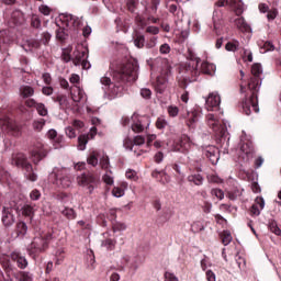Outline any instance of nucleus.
<instances>
[{
	"label": "nucleus",
	"instance_id": "obj_58",
	"mask_svg": "<svg viewBox=\"0 0 281 281\" xmlns=\"http://www.w3.org/2000/svg\"><path fill=\"white\" fill-rule=\"evenodd\" d=\"M170 52H172V48L170 47V44L165 43V44L160 45L159 54L168 55V54H170Z\"/></svg>",
	"mask_w": 281,
	"mask_h": 281
},
{
	"label": "nucleus",
	"instance_id": "obj_20",
	"mask_svg": "<svg viewBox=\"0 0 281 281\" xmlns=\"http://www.w3.org/2000/svg\"><path fill=\"white\" fill-rule=\"evenodd\" d=\"M95 135H98V128H95V126L90 128V132L88 135H80L78 137V150H86L87 149V144H89V139H93V137H95Z\"/></svg>",
	"mask_w": 281,
	"mask_h": 281
},
{
	"label": "nucleus",
	"instance_id": "obj_60",
	"mask_svg": "<svg viewBox=\"0 0 281 281\" xmlns=\"http://www.w3.org/2000/svg\"><path fill=\"white\" fill-rule=\"evenodd\" d=\"M209 183H223V179L217 175H210L207 176Z\"/></svg>",
	"mask_w": 281,
	"mask_h": 281
},
{
	"label": "nucleus",
	"instance_id": "obj_25",
	"mask_svg": "<svg viewBox=\"0 0 281 281\" xmlns=\"http://www.w3.org/2000/svg\"><path fill=\"white\" fill-rule=\"evenodd\" d=\"M231 23H234V25H236L237 30H240V32H251V26L248 25L245 18L238 14H236V18L231 19Z\"/></svg>",
	"mask_w": 281,
	"mask_h": 281
},
{
	"label": "nucleus",
	"instance_id": "obj_8",
	"mask_svg": "<svg viewBox=\"0 0 281 281\" xmlns=\"http://www.w3.org/2000/svg\"><path fill=\"white\" fill-rule=\"evenodd\" d=\"M122 122L123 126H131L134 133H143L145 128L150 126V117L146 115L133 114L131 117H123Z\"/></svg>",
	"mask_w": 281,
	"mask_h": 281
},
{
	"label": "nucleus",
	"instance_id": "obj_56",
	"mask_svg": "<svg viewBox=\"0 0 281 281\" xmlns=\"http://www.w3.org/2000/svg\"><path fill=\"white\" fill-rule=\"evenodd\" d=\"M87 162L89 164V166H93V168H95V166H98V154L92 153L88 157Z\"/></svg>",
	"mask_w": 281,
	"mask_h": 281
},
{
	"label": "nucleus",
	"instance_id": "obj_9",
	"mask_svg": "<svg viewBox=\"0 0 281 281\" xmlns=\"http://www.w3.org/2000/svg\"><path fill=\"white\" fill-rule=\"evenodd\" d=\"M98 183H100V180L91 172L77 176V186L85 188L90 194L98 188Z\"/></svg>",
	"mask_w": 281,
	"mask_h": 281
},
{
	"label": "nucleus",
	"instance_id": "obj_62",
	"mask_svg": "<svg viewBox=\"0 0 281 281\" xmlns=\"http://www.w3.org/2000/svg\"><path fill=\"white\" fill-rule=\"evenodd\" d=\"M112 194L116 199H121V196H124V189H122L120 187H114L112 190Z\"/></svg>",
	"mask_w": 281,
	"mask_h": 281
},
{
	"label": "nucleus",
	"instance_id": "obj_43",
	"mask_svg": "<svg viewBox=\"0 0 281 281\" xmlns=\"http://www.w3.org/2000/svg\"><path fill=\"white\" fill-rule=\"evenodd\" d=\"M102 180L106 186H113V183H115V180L113 178V171L106 170L102 177Z\"/></svg>",
	"mask_w": 281,
	"mask_h": 281
},
{
	"label": "nucleus",
	"instance_id": "obj_41",
	"mask_svg": "<svg viewBox=\"0 0 281 281\" xmlns=\"http://www.w3.org/2000/svg\"><path fill=\"white\" fill-rule=\"evenodd\" d=\"M126 8L128 12L135 14V12H137V8H139V0H126Z\"/></svg>",
	"mask_w": 281,
	"mask_h": 281
},
{
	"label": "nucleus",
	"instance_id": "obj_28",
	"mask_svg": "<svg viewBox=\"0 0 281 281\" xmlns=\"http://www.w3.org/2000/svg\"><path fill=\"white\" fill-rule=\"evenodd\" d=\"M24 18H23V12L20 10H15L11 14V19L9 21L10 27H16V25H21L23 23Z\"/></svg>",
	"mask_w": 281,
	"mask_h": 281
},
{
	"label": "nucleus",
	"instance_id": "obj_4",
	"mask_svg": "<svg viewBox=\"0 0 281 281\" xmlns=\"http://www.w3.org/2000/svg\"><path fill=\"white\" fill-rule=\"evenodd\" d=\"M57 26L56 38H58V41H66L67 36H69V30L78 32V30L82 27V19L75 16L71 13H64L59 15Z\"/></svg>",
	"mask_w": 281,
	"mask_h": 281
},
{
	"label": "nucleus",
	"instance_id": "obj_54",
	"mask_svg": "<svg viewBox=\"0 0 281 281\" xmlns=\"http://www.w3.org/2000/svg\"><path fill=\"white\" fill-rule=\"evenodd\" d=\"M100 166L102 168V170H111L109 168H111V162L109 161V156H104L101 160H100Z\"/></svg>",
	"mask_w": 281,
	"mask_h": 281
},
{
	"label": "nucleus",
	"instance_id": "obj_53",
	"mask_svg": "<svg viewBox=\"0 0 281 281\" xmlns=\"http://www.w3.org/2000/svg\"><path fill=\"white\" fill-rule=\"evenodd\" d=\"M211 194L212 196H216V199H218L220 201H223V199H225V192H223V190L221 189H212Z\"/></svg>",
	"mask_w": 281,
	"mask_h": 281
},
{
	"label": "nucleus",
	"instance_id": "obj_44",
	"mask_svg": "<svg viewBox=\"0 0 281 281\" xmlns=\"http://www.w3.org/2000/svg\"><path fill=\"white\" fill-rule=\"evenodd\" d=\"M134 45L138 49L144 48V45H146V37L142 34L136 35L134 38Z\"/></svg>",
	"mask_w": 281,
	"mask_h": 281
},
{
	"label": "nucleus",
	"instance_id": "obj_13",
	"mask_svg": "<svg viewBox=\"0 0 281 281\" xmlns=\"http://www.w3.org/2000/svg\"><path fill=\"white\" fill-rule=\"evenodd\" d=\"M14 210L15 212H19L21 210V206L15 201L10 203V206H4L2 210V223L4 227H10L11 225H14Z\"/></svg>",
	"mask_w": 281,
	"mask_h": 281
},
{
	"label": "nucleus",
	"instance_id": "obj_55",
	"mask_svg": "<svg viewBox=\"0 0 281 281\" xmlns=\"http://www.w3.org/2000/svg\"><path fill=\"white\" fill-rule=\"evenodd\" d=\"M157 41L158 37L157 36H151L149 37V40L147 41V43L145 44V47L147 49H153V47H157Z\"/></svg>",
	"mask_w": 281,
	"mask_h": 281
},
{
	"label": "nucleus",
	"instance_id": "obj_12",
	"mask_svg": "<svg viewBox=\"0 0 281 281\" xmlns=\"http://www.w3.org/2000/svg\"><path fill=\"white\" fill-rule=\"evenodd\" d=\"M89 50L82 45H78L72 53V64L75 67H82V69H89L91 63L87 60L89 58Z\"/></svg>",
	"mask_w": 281,
	"mask_h": 281
},
{
	"label": "nucleus",
	"instance_id": "obj_18",
	"mask_svg": "<svg viewBox=\"0 0 281 281\" xmlns=\"http://www.w3.org/2000/svg\"><path fill=\"white\" fill-rule=\"evenodd\" d=\"M192 148V140L188 135H182L180 140L172 145V153H187V150Z\"/></svg>",
	"mask_w": 281,
	"mask_h": 281
},
{
	"label": "nucleus",
	"instance_id": "obj_34",
	"mask_svg": "<svg viewBox=\"0 0 281 281\" xmlns=\"http://www.w3.org/2000/svg\"><path fill=\"white\" fill-rule=\"evenodd\" d=\"M71 99L74 102H87V94L80 87H76V90L71 93Z\"/></svg>",
	"mask_w": 281,
	"mask_h": 281
},
{
	"label": "nucleus",
	"instance_id": "obj_1",
	"mask_svg": "<svg viewBox=\"0 0 281 281\" xmlns=\"http://www.w3.org/2000/svg\"><path fill=\"white\" fill-rule=\"evenodd\" d=\"M138 74L139 65L137 61H128L114 71V82H112L109 77H102L100 82L103 90L108 92L110 100H113L114 98H122V95H124V86L122 82H135L138 78Z\"/></svg>",
	"mask_w": 281,
	"mask_h": 281
},
{
	"label": "nucleus",
	"instance_id": "obj_7",
	"mask_svg": "<svg viewBox=\"0 0 281 281\" xmlns=\"http://www.w3.org/2000/svg\"><path fill=\"white\" fill-rule=\"evenodd\" d=\"M11 166H15L16 168H22L24 170V177L29 181H37L38 175L34 172V168L32 164L27 161V157L23 153L12 154L11 156Z\"/></svg>",
	"mask_w": 281,
	"mask_h": 281
},
{
	"label": "nucleus",
	"instance_id": "obj_2",
	"mask_svg": "<svg viewBox=\"0 0 281 281\" xmlns=\"http://www.w3.org/2000/svg\"><path fill=\"white\" fill-rule=\"evenodd\" d=\"M252 78L247 86L240 87L241 93H246L245 100L241 103V109L245 115H249L252 111L259 113L258 108V91H260V85H262V65L254 64L251 67Z\"/></svg>",
	"mask_w": 281,
	"mask_h": 281
},
{
	"label": "nucleus",
	"instance_id": "obj_63",
	"mask_svg": "<svg viewBox=\"0 0 281 281\" xmlns=\"http://www.w3.org/2000/svg\"><path fill=\"white\" fill-rule=\"evenodd\" d=\"M56 199H57V201H60L61 203H69L71 198L67 193H59V194H57Z\"/></svg>",
	"mask_w": 281,
	"mask_h": 281
},
{
	"label": "nucleus",
	"instance_id": "obj_35",
	"mask_svg": "<svg viewBox=\"0 0 281 281\" xmlns=\"http://www.w3.org/2000/svg\"><path fill=\"white\" fill-rule=\"evenodd\" d=\"M187 180L189 183H192L193 186H203L205 178H203L201 173L193 172L187 177Z\"/></svg>",
	"mask_w": 281,
	"mask_h": 281
},
{
	"label": "nucleus",
	"instance_id": "obj_17",
	"mask_svg": "<svg viewBox=\"0 0 281 281\" xmlns=\"http://www.w3.org/2000/svg\"><path fill=\"white\" fill-rule=\"evenodd\" d=\"M45 157H47V149H45L43 143L37 142L31 150V159L35 164H38L42 159H45Z\"/></svg>",
	"mask_w": 281,
	"mask_h": 281
},
{
	"label": "nucleus",
	"instance_id": "obj_15",
	"mask_svg": "<svg viewBox=\"0 0 281 281\" xmlns=\"http://www.w3.org/2000/svg\"><path fill=\"white\" fill-rule=\"evenodd\" d=\"M225 5H229L237 16H240V14L245 12V3L243 0H218L215 2V8H225Z\"/></svg>",
	"mask_w": 281,
	"mask_h": 281
},
{
	"label": "nucleus",
	"instance_id": "obj_5",
	"mask_svg": "<svg viewBox=\"0 0 281 281\" xmlns=\"http://www.w3.org/2000/svg\"><path fill=\"white\" fill-rule=\"evenodd\" d=\"M160 3L159 0H151L150 4L145 7L142 13H135L134 21L136 25L144 30L146 27V21L154 24L159 23V18H155L154 14H157Z\"/></svg>",
	"mask_w": 281,
	"mask_h": 281
},
{
	"label": "nucleus",
	"instance_id": "obj_31",
	"mask_svg": "<svg viewBox=\"0 0 281 281\" xmlns=\"http://www.w3.org/2000/svg\"><path fill=\"white\" fill-rule=\"evenodd\" d=\"M41 47V42L38 40H26L23 44H22V48L24 49V52H36V49H38Z\"/></svg>",
	"mask_w": 281,
	"mask_h": 281
},
{
	"label": "nucleus",
	"instance_id": "obj_33",
	"mask_svg": "<svg viewBox=\"0 0 281 281\" xmlns=\"http://www.w3.org/2000/svg\"><path fill=\"white\" fill-rule=\"evenodd\" d=\"M151 177H154V179H157V181H159L164 186H166V183H170V176L166 173V170H154L151 172Z\"/></svg>",
	"mask_w": 281,
	"mask_h": 281
},
{
	"label": "nucleus",
	"instance_id": "obj_47",
	"mask_svg": "<svg viewBox=\"0 0 281 281\" xmlns=\"http://www.w3.org/2000/svg\"><path fill=\"white\" fill-rule=\"evenodd\" d=\"M19 281H33L34 277L30 272L21 271L16 274Z\"/></svg>",
	"mask_w": 281,
	"mask_h": 281
},
{
	"label": "nucleus",
	"instance_id": "obj_64",
	"mask_svg": "<svg viewBox=\"0 0 281 281\" xmlns=\"http://www.w3.org/2000/svg\"><path fill=\"white\" fill-rule=\"evenodd\" d=\"M165 281H179V278L172 272H165Z\"/></svg>",
	"mask_w": 281,
	"mask_h": 281
},
{
	"label": "nucleus",
	"instance_id": "obj_57",
	"mask_svg": "<svg viewBox=\"0 0 281 281\" xmlns=\"http://www.w3.org/2000/svg\"><path fill=\"white\" fill-rule=\"evenodd\" d=\"M65 133L69 139H76L77 137L76 128L74 126L66 127Z\"/></svg>",
	"mask_w": 281,
	"mask_h": 281
},
{
	"label": "nucleus",
	"instance_id": "obj_22",
	"mask_svg": "<svg viewBox=\"0 0 281 281\" xmlns=\"http://www.w3.org/2000/svg\"><path fill=\"white\" fill-rule=\"evenodd\" d=\"M182 117H184L187 120V124L189 126V128H194L196 126V122H199V116L201 115L199 110H187V113H182L181 114Z\"/></svg>",
	"mask_w": 281,
	"mask_h": 281
},
{
	"label": "nucleus",
	"instance_id": "obj_42",
	"mask_svg": "<svg viewBox=\"0 0 281 281\" xmlns=\"http://www.w3.org/2000/svg\"><path fill=\"white\" fill-rule=\"evenodd\" d=\"M123 146L125 150H133V146H135V139L133 136H125L123 138Z\"/></svg>",
	"mask_w": 281,
	"mask_h": 281
},
{
	"label": "nucleus",
	"instance_id": "obj_39",
	"mask_svg": "<svg viewBox=\"0 0 281 281\" xmlns=\"http://www.w3.org/2000/svg\"><path fill=\"white\" fill-rule=\"evenodd\" d=\"M15 232L18 237L23 238V236L27 234V224H25L24 222H19L16 224Z\"/></svg>",
	"mask_w": 281,
	"mask_h": 281
},
{
	"label": "nucleus",
	"instance_id": "obj_51",
	"mask_svg": "<svg viewBox=\"0 0 281 281\" xmlns=\"http://www.w3.org/2000/svg\"><path fill=\"white\" fill-rule=\"evenodd\" d=\"M57 102H59L60 109H69V101L67 100V97L65 95L57 97Z\"/></svg>",
	"mask_w": 281,
	"mask_h": 281
},
{
	"label": "nucleus",
	"instance_id": "obj_61",
	"mask_svg": "<svg viewBox=\"0 0 281 281\" xmlns=\"http://www.w3.org/2000/svg\"><path fill=\"white\" fill-rule=\"evenodd\" d=\"M156 126L161 131L168 126V121H166L164 117H158L156 121Z\"/></svg>",
	"mask_w": 281,
	"mask_h": 281
},
{
	"label": "nucleus",
	"instance_id": "obj_50",
	"mask_svg": "<svg viewBox=\"0 0 281 281\" xmlns=\"http://www.w3.org/2000/svg\"><path fill=\"white\" fill-rule=\"evenodd\" d=\"M125 177H126V179H130V181H138L139 180V176H137V171H135L133 169H127L125 172Z\"/></svg>",
	"mask_w": 281,
	"mask_h": 281
},
{
	"label": "nucleus",
	"instance_id": "obj_21",
	"mask_svg": "<svg viewBox=\"0 0 281 281\" xmlns=\"http://www.w3.org/2000/svg\"><path fill=\"white\" fill-rule=\"evenodd\" d=\"M205 102L207 111H218V106H221V94L218 92H211Z\"/></svg>",
	"mask_w": 281,
	"mask_h": 281
},
{
	"label": "nucleus",
	"instance_id": "obj_6",
	"mask_svg": "<svg viewBox=\"0 0 281 281\" xmlns=\"http://www.w3.org/2000/svg\"><path fill=\"white\" fill-rule=\"evenodd\" d=\"M53 240L54 234H52V232L36 236L33 238L31 245L27 248V251L33 258H36V256H41V254H45V251L49 249V243Z\"/></svg>",
	"mask_w": 281,
	"mask_h": 281
},
{
	"label": "nucleus",
	"instance_id": "obj_24",
	"mask_svg": "<svg viewBox=\"0 0 281 281\" xmlns=\"http://www.w3.org/2000/svg\"><path fill=\"white\" fill-rule=\"evenodd\" d=\"M259 12H261V14H267L268 21H276V18L278 16V9H269L267 3H259Z\"/></svg>",
	"mask_w": 281,
	"mask_h": 281
},
{
	"label": "nucleus",
	"instance_id": "obj_38",
	"mask_svg": "<svg viewBox=\"0 0 281 281\" xmlns=\"http://www.w3.org/2000/svg\"><path fill=\"white\" fill-rule=\"evenodd\" d=\"M20 95L21 98H32V95H34V88L31 86H22L20 88Z\"/></svg>",
	"mask_w": 281,
	"mask_h": 281
},
{
	"label": "nucleus",
	"instance_id": "obj_37",
	"mask_svg": "<svg viewBox=\"0 0 281 281\" xmlns=\"http://www.w3.org/2000/svg\"><path fill=\"white\" fill-rule=\"evenodd\" d=\"M46 122L47 121H45V119H35L32 123L33 131H35L36 133H41V131L45 128Z\"/></svg>",
	"mask_w": 281,
	"mask_h": 281
},
{
	"label": "nucleus",
	"instance_id": "obj_32",
	"mask_svg": "<svg viewBox=\"0 0 281 281\" xmlns=\"http://www.w3.org/2000/svg\"><path fill=\"white\" fill-rule=\"evenodd\" d=\"M261 210H265V199L256 198L255 203L250 209V213L252 216H260Z\"/></svg>",
	"mask_w": 281,
	"mask_h": 281
},
{
	"label": "nucleus",
	"instance_id": "obj_45",
	"mask_svg": "<svg viewBox=\"0 0 281 281\" xmlns=\"http://www.w3.org/2000/svg\"><path fill=\"white\" fill-rule=\"evenodd\" d=\"M203 229H205V226L201 221H195L191 224V232H193V234H199V232H203Z\"/></svg>",
	"mask_w": 281,
	"mask_h": 281
},
{
	"label": "nucleus",
	"instance_id": "obj_16",
	"mask_svg": "<svg viewBox=\"0 0 281 281\" xmlns=\"http://www.w3.org/2000/svg\"><path fill=\"white\" fill-rule=\"evenodd\" d=\"M254 143L246 142L243 143L239 149V159H243L244 164H249L254 159Z\"/></svg>",
	"mask_w": 281,
	"mask_h": 281
},
{
	"label": "nucleus",
	"instance_id": "obj_29",
	"mask_svg": "<svg viewBox=\"0 0 281 281\" xmlns=\"http://www.w3.org/2000/svg\"><path fill=\"white\" fill-rule=\"evenodd\" d=\"M11 259L16 262L19 269L27 268V259L21 255L19 251H13L11 254Z\"/></svg>",
	"mask_w": 281,
	"mask_h": 281
},
{
	"label": "nucleus",
	"instance_id": "obj_30",
	"mask_svg": "<svg viewBox=\"0 0 281 281\" xmlns=\"http://www.w3.org/2000/svg\"><path fill=\"white\" fill-rule=\"evenodd\" d=\"M26 105L36 108L38 115H41L42 117L47 116L48 112H47V108L45 106V104L38 103L34 99H31V100L26 101Z\"/></svg>",
	"mask_w": 281,
	"mask_h": 281
},
{
	"label": "nucleus",
	"instance_id": "obj_49",
	"mask_svg": "<svg viewBox=\"0 0 281 281\" xmlns=\"http://www.w3.org/2000/svg\"><path fill=\"white\" fill-rule=\"evenodd\" d=\"M61 214L69 221H74V218H76V211H74V209L66 207L61 211Z\"/></svg>",
	"mask_w": 281,
	"mask_h": 281
},
{
	"label": "nucleus",
	"instance_id": "obj_52",
	"mask_svg": "<svg viewBox=\"0 0 281 281\" xmlns=\"http://www.w3.org/2000/svg\"><path fill=\"white\" fill-rule=\"evenodd\" d=\"M268 227L272 234H276V236H281V229L278 227V223L270 222Z\"/></svg>",
	"mask_w": 281,
	"mask_h": 281
},
{
	"label": "nucleus",
	"instance_id": "obj_40",
	"mask_svg": "<svg viewBox=\"0 0 281 281\" xmlns=\"http://www.w3.org/2000/svg\"><path fill=\"white\" fill-rule=\"evenodd\" d=\"M226 52H238L240 49V42L237 40H233L231 42H227L225 45Z\"/></svg>",
	"mask_w": 281,
	"mask_h": 281
},
{
	"label": "nucleus",
	"instance_id": "obj_23",
	"mask_svg": "<svg viewBox=\"0 0 281 281\" xmlns=\"http://www.w3.org/2000/svg\"><path fill=\"white\" fill-rule=\"evenodd\" d=\"M48 139H52L55 149L63 148L65 146L63 136H58L56 130H49L47 132Z\"/></svg>",
	"mask_w": 281,
	"mask_h": 281
},
{
	"label": "nucleus",
	"instance_id": "obj_36",
	"mask_svg": "<svg viewBox=\"0 0 281 281\" xmlns=\"http://www.w3.org/2000/svg\"><path fill=\"white\" fill-rule=\"evenodd\" d=\"M18 205L20 206L19 211L22 212L23 216H34V207L32 204H24L21 206V204L18 203Z\"/></svg>",
	"mask_w": 281,
	"mask_h": 281
},
{
	"label": "nucleus",
	"instance_id": "obj_48",
	"mask_svg": "<svg viewBox=\"0 0 281 281\" xmlns=\"http://www.w3.org/2000/svg\"><path fill=\"white\" fill-rule=\"evenodd\" d=\"M222 238V243L223 245H225V247H227V245H229V243H232L233 237H232V233H229V231H224L221 235Z\"/></svg>",
	"mask_w": 281,
	"mask_h": 281
},
{
	"label": "nucleus",
	"instance_id": "obj_19",
	"mask_svg": "<svg viewBox=\"0 0 281 281\" xmlns=\"http://www.w3.org/2000/svg\"><path fill=\"white\" fill-rule=\"evenodd\" d=\"M203 155L206 156V159H209L213 166H216L218 159H221V151L214 145L204 147Z\"/></svg>",
	"mask_w": 281,
	"mask_h": 281
},
{
	"label": "nucleus",
	"instance_id": "obj_59",
	"mask_svg": "<svg viewBox=\"0 0 281 281\" xmlns=\"http://www.w3.org/2000/svg\"><path fill=\"white\" fill-rule=\"evenodd\" d=\"M167 111L170 117H177V115H179V108L177 105H169Z\"/></svg>",
	"mask_w": 281,
	"mask_h": 281
},
{
	"label": "nucleus",
	"instance_id": "obj_46",
	"mask_svg": "<svg viewBox=\"0 0 281 281\" xmlns=\"http://www.w3.org/2000/svg\"><path fill=\"white\" fill-rule=\"evenodd\" d=\"M101 247H105L109 251H113L115 249V240L111 238H106L101 241Z\"/></svg>",
	"mask_w": 281,
	"mask_h": 281
},
{
	"label": "nucleus",
	"instance_id": "obj_11",
	"mask_svg": "<svg viewBox=\"0 0 281 281\" xmlns=\"http://www.w3.org/2000/svg\"><path fill=\"white\" fill-rule=\"evenodd\" d=\"M206 124L215 133L217 137H225L227 133V125L221 121L217 113H209L206 115Z\"/></svg>",
	"mask_w": 281,
	"mask_h": 281
},
{
	"label": "nucleus",
	"instance_id": "obj_26",
	"mask_svg": "<svg viewBox=\"0 0 281 281\" xmlns=\"http://www.w3.org/2000/svg\"><path fill=\"white\" fill-rule=\"evenodd\" d=\"M0 124L7 126V128H9V131H11L15 137H19V135H21V125L12 121V119H5L3 122L0 120Z\"/></svg>",
	"mask_w": 281,
	"mask_h": 281
},
{
	"label": "nucleus",
	"instance_id": "obj_10",
	"mask_svg": "<svg viewBox=\"0 0 281 281\" xmlns=\"http://www.w3.org/2000/svg\"><path fill=\"white\" fill-rule=\"evenodd\" d=\"M53 175L55 177V186L61 190H67V188H71L74 184V177H71L67 168L57 169Z\"/></svg>",
	"mask_w": 281,
	"mask_h": 281
},
{
	"label": "nucleus",
	"instance_id": "obj_3",
	"mask_svg": "<svg viewBox=\"0 0 281 281\" xmlns=\"http://www.w3.org/2000/svg\"><path fill=\"white\" fill-rule=\"evenodd\" d=\"M200 58L191 59L182 65L180 74L184 82H196L201 74H206L207 76H214L216 72V65L210 64L207 61H202L201 67L199 68Z\"/></svg>",
	"mask_w": 281,
	"mask_h": 281
},
{
	"label": "nucleus",
	"instance_id": "obj_14",
	"mask_svg": "<svg viewBox=\"0 0 281 281\" xmlns=\"http://www.w3.org/2000/svg\"><path fill=\"white\" fill-rule=\"evenodd\" d=\"M170 65L165 60V69L161 70L160 76L157 77L155 82V90L157 93H164L168 87V76H170Z\"/></svg>",
	"mask_w": 281,
	"mask_h": 281
},
{
	"label": "nucleus",
	"instance_id": "obj_27",
	"mask_svg": "<svg viewBox=\"0 0 281 281\" xmlns=\"http://www.w3.org/2000/svg\"><path fill=\"white\" fill-rule=\"evenodd\" d=\"M213 25L214 32L221 34V29L223 27V12L218 9H215L213 12Z\"/></svg>",
	"mask_w": 281,
	"mask_h": 281
}]
</instances>
